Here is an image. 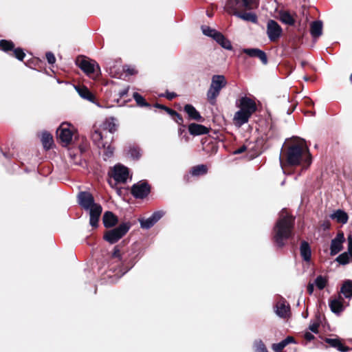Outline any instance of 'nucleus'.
<instances>
[{
    "instance_id": "obj_21",
    "label": "nucleus",
    "mask_w": 352,
    "mask_h": 352,
    "mask_svg": "<svg viewBox=\"0 0 352 352\" xmlns=\"http://www.w3.org/2000/svg\"><path fill=\"white\" fill-rule=\"evenodd\" d=\"M300 256H302V259L305 261L309 262L311 260V247L308 242H307L305 241H302L300 243Z\"/></svg>"
},
{
    "instance_id": "obj_23",
    "label": "nucleus",
    "mask_w": 352,
    "mask_h": 352,
    "mask_svg": "<svg viewBox=\"0 0 352 352\" xmlns=\"http://www.w3.org/2000/svg\"><path fill=\"white\" fill-rule=\"evenodd\" d=\"M290 343H296V340L294 337L287 336L281 342L273 344L272 349L274 351V352H283L284 348Z\"/></svg>"
},
{
    "instance_id": "obj_57",
    "label": "nucleus",
    "mask_w": 352,
    "mask_h": 352,
    "mask_svg": "<svg viewBox=\"0 0 352 352\" xmlns=\"http://www.w3.org/2000/svg\"><path fill=\"white\" fill-rule=\"evenodd\" d=\"M175 116L177 118V123L181 124L183 122V118L181 116V115L177 113Z\"/></svg>"
},
{
    "instance_id": "obj_5",
    "label": "nucleus",
    "mask_w": 352,
    "mask_h": 352,
    "mask_svg": "<svg viewBox=\"0 0 352 352\" xmlns=\"http://www.w3.org/2000/svg\"><path fill=\"white\" fill-rule=\"evenodd\" d=\"M227 85L226 78L223 75H214L212 77L211 84L207 91V99L211 104H214L216 99L221 90Z\"/></svg>"
},
{
    "instance_id": "obj_15",
    "label": "nucleus",
    "mask_w": 352,
    "mask_h": 352,
    "mask_svg": "<svg viewBox=\"0 0 352 352\" xmlns=\"http://www.w3.org/2000/svg\"><path fill=\"white\" fill-rule=\"evenodd\" d=\"M243 52L246 54L250 57H257L261 61L266 65L267 63V58L265 52L258 48H245L243 49Z\"/></svg>"
},
{
    "instance_id": "obj_35",
    "label": "nucleus",
    "mask_w": 352,
    "mask_h": 352,
    "mask_svg": "<svg viewBox=\"0 0 352 352\" xmlns=\"http://www.w3.org/2000/svg\"><path fill=\"white\" fill-rule=\"evenodd\" d=\"M127 154L134 160L139 159L141 155L140 148L135 146L129 147Z\"/></svg>"
},
{
    "instance_id": "obj_20",
    "label": "nucleus",
    "mask_w": 352,
    "mask_h": 352,
    "mask_svg": "<svg viewBox=\"0 0 352 352\" xmlns=\"http://www.w3.org/2000/svg\"><path fill=\"white\" fill-rule=\"evenodd\" d=\"M79 96L89 102L96 103L94 95L85 86H77L75 87Z\"/></svg>"
},
{
    "instance_id": "obj_53",
    "label": "nucleus",
    "mask_w": 352,
    "mask_h": 352,
    "mask_svg": "<svg viewBox=\"0 0 352 352\" xmlns=\"http://www.w3.org/2000/svg\"><path fill=\"white\" fill-rule=\"evenodd\" d=\"M307 290L309 294H311L314 290V285L312 283H309L307 287Z\"/></svg>"
},
{
    "instance_id": "obj_45",
    "label": "nucleus",
    "mask_w": 352,
    "mask_h": 352,
    "mask_svg": "<svg viewBox=\"0 0 352 352\" xmlns=\"http://www.w3.org/2000/svg\"><path fill=\"white\" fill-rule=\"evenodd\" d=\"M46 58L49 64L53 65L56 62V58L54 54L51 52L46 53Z\"/></svg>"
},
{
    "instance_id": "obj_33",
    "label": "nucleus",
    "mask_w": 352,
    "mask_h": 352,
    "mask_svg": "<svg viewBox=\"0 0 352 352\" xmlns=\"http://www.w3.org/2000/svg\"><path fill=\"white\" fill-rule=\"evenodd\" d=\"M201 30L204 35L212 37L213 39L216 36V34L219 32L216 30L206 25L201 26Z\"/></svg>"
},
{
    "instance_id": "obj_55",
    "label": "nucleus",
    "mask_w": 352,
    "mask_h": 352,
    "mask_svg": "<svg viewBox=\"0 0 352 352\" xmlns=\"http://www.w3.org/2000/svg\"><path fill=\"white\" fill-rule=\"evenodd\" d=\"M92 228H97L99 226L100 221H89Z\"/></svg>"
},
{
    "instance_id": "obj_44",
    "label": "nucleus",
    "mask_w": 352,
    "mask_h": 352,
    "mask_svg": "<svg viewBox=\"0 0 352 352\" xmlns=\"http://www.w3.org/2000/svg\"><path fill=\"white\" fill-rule=\"evenodd\" d=\"M102 220H118L113 212L107 211L104 212Z\"/></svg>"
},
{
    "instance_id": "obj_36",
    "label": "nucleus",
    "mask_w": 352,
    "mask_h": 352,
    "mask_svg": "<svg viewBox=\"0 0 352 352\" xmlns=\"http://www.w3.org/2000/svg\"><path fill=\"white\" fill-rule=\"evenodd\" d=\"M165 212L162 210L155 211L151 217L146 220H160L164 217ZM137 220H144V219L138 218Z\"/></svg>"
},
{
    "instance_id": "obj_34",
    "label": "nucleus",
    "mask_w": 352,
    "mask_h": 352,
    "mask_svg": "<svg viewBox=\"0 0 352 352\" xmlns=\"http://www.w3.org/2000/svg\"><path fill=\"white\" fill-rule=\"evenodd\" d=\"M133 97L134 100H135L138 105L140 107H148L149 104L148 102H146L144 100V98L138 93L135 92L133 94Z\"/></svg>"
},
{
    "instance_id": "obj_11",
    "label": "nucleus",
    "mask_w": 352,
    "mask_h": 352,
    "mask_svg": "<svg viewBox=\"0 0 352 352\" xmlns=\"http://www.w3.org/2000/svg\"><path fill=\"white\" fill-rule=\"evenodd\" d=\"M112 177L118 183H125L129 177V170L122 165H116L113 170Z\"/></svg>"
},
{
    "instance_id": "obj_29",
    "label": "nucleus",
    "mask_w": 352,
    "mask_h": 352,
    "mask_svg": "<svg viewBox=\"0 0 352 352\" xmlns=\"http://www.w3.org/2000/svg\"><path fill=\"white\" fill-rule=\"evenodd\" d=\"M207 166L204 164H200L192 167L190 173L193 176H199L205 175L207 173Z\"/></svg>"
},
{
    "instance_id": "obj_43",
    "label": "nucleus",
    "mask_w": 352,
    "mask_h": 352,
    "mask_svg": "<svg viewBox=\"0 0 352 352\" xmlns=\"http://www.w3.org/2000/svg\"><path fill=\"white\" fill-rule=\"evenodd\" d=\"M111 257L113 258H118L119 260L122 259V256H121V252H120V249L119 245H116L114 247L112 254H111Z\"/></svg>"
},
{
    "instance_id": "obj_7",
    "label": "nucleus",
    "mask_w": 352,
    "mask_h": 352,
    "mask_svg": "<svg viewBox=\"0 0 352 352\" xmlns=\"http://www.w3.org/2000/svg\"><path fill=\"white\" fill-rule=\"evenodd\" d=\"M92 140L99 148L104 149V154L106 157H110L113 155L114 148L107 141H104V134L102 131L96 130L92 135Z\"/></svg>"
},
{
    "instance_id": "obj_12",
    "label": "nucleus",
    "mask_w": 352,
    "mask_h": 352,
    "mask_svg": "<svg viewBox=\"0 0 352 352\" xmlns=\"http://www.w3.org/2000/svg\"><path fill=\"white\" fill-rule=\"evenodd\" d=\"M57 138L61 142L68 144L72 139V133L68 128V124L63 123L56 130Z\"/></svg>"
},
{
    "instance_id": "obj_59",
    "label": "nucleus",
    "mask_w": 352,
    "mask_h": 352,
    "mask_svg": "<svg viewBox=\"0 0 352 352\" xmlns=\"http://www.w3.org/2000/svg\"><path fill=\"white\" fill-rule=\"evenodd\" d=\"M102 133L104 134V138H107V132H105V134H104L103 132H102Z\"/></svg>"
},
{
    "instance_id": "obj_19",
    "label": "nucleus",
    "mask_w": 352,
    "mask_h": 352,
    "mask_svg": "<svg viewBox=\"0 0 352 352\" xmlns=\"http://www.w3.org/2000/svg\"><path fill=\"white\" fill-rule=\"evenodd\" d=\"M188 131L192 135H201L207 134L209 130L204 125L191 123L188 125Z\"/></svg>"
},
{
    "instance_id": "obj_41",
    "label": "nucleus",
    "mask_w": 352,
    "mask_h": 352,
    "mask_svg": "<svg viewBox=\"0 0 352 352\" xmlns=\"http://www.w3.org/2000/svg\"><path fill=\"white\" fill-rule=\"evenodd\" d=\"M254 352H268L265 344L261 341L254 344Z\"/></svg>"
},
{
    "instance_id": "obj_8",
    "label": "nucleus",
    "mask_w": 352,
    "mask_h": 352,
    "mask_svg": "<svg viewBox=\"0 0 352 352\" xmlns=\"http://www.w3.org/2000/svg\"><path fill=\"white\" fill-rule=\"evenodd\" d=\"M266 33L269 40L275 42L281 37L283 29L276 21L270 19L267 23Z\"/></svg>"
},
{
    "instance_id": "obj_60",
    "label": "nucleus",
    "mask_w": 352,
    "mask_h": 352,
    "mask_svg": "<svg viewBox=\"0 0 352 352\" xmlns=\"http://www.w3.org/2000/svg\"><path fill=\"white\" fill-rule=\"evenodd\" d=\"M341 222H342V223H346L347 221H341Z\"/></svg>"
},
{
    "instance_id": "obj_38",
    "label": "nucleus",
    "mask_w": 352,
    "mask_h": 352,
    "mask_svg": "<svg viewBox=\"0 0 352 352\" xmlns=\"http://www.w3.org/2000/svg\"><path fill=\"white\" fill-rule=\"evenodd\" d=\"M14 43L10 41L1 40L0 47L3 51L11 50L14 48Z\"/></svg>"
},
{
    "instance_id": "obj_42",
    "label": "nucleus",
    "mask_w": 352,
    "mask_h": 352,
    "mask_svg": "<svg viewBox=\"0 0 352 352\" xmlns=\"http://www.w3.org/2000/svg\"><path fill=\"white\" fill-rule=\"evenodd\" d=\"M13 54H14V56L20 60H23V58L25 56L24 52L23 51V50L21 48L14 49L13 50Z\"/></svg>"
},
{
    "instance_id": "obj_62",
    "label": "nucleus",
    "mask_w": 352,
    "mask_h": 352,
    "mask_svg": "<svg viewBox=\"0 0 352 352\" xmlns=\"http://www.w3.org/2000/svg\"><path fill=\"white\" fill-rule=\"evenodd\" d=\"M279 160H280V161L281 162V156H280V157H279Z\"/></svg>"
},
{
    "instance_id": "obj_39",
    "label": "nucleus",
    "mask_w": 352,
    "mask_h": 352,
    "mask_svg": "<svg viewBox=\"0 0 352 352\" xmlns=\"http://www.w3.org/2000/svg\"><path fill=\"white\" fill-rule=\"evenodd\" d=\"M106 129H108L109 133L111 135L117 129V126L114 122V119L111 118V120H107L105 123Z\"/></svg>"
},
{
    "instance_id": "obj_4",
    "label": "nucleus",
    "mask_w": 352,
    "mask_h": 352,
    "mask_svg": "<svg viewBox=\"0 0 352 352\" xmlns=\"http://www.w3.org/2000/svg\"><path fill=\"white\" fill-rule=\"evenodd\" d=\"M78 202L89 214V220H99L102 211V206L94 202L92 195L86 191L80 192L78 195Z\"/></svg>"
},
{
    "instance_id": "obj_54",
    "label": "nucleus",
    "mask_w": 352,
    "mask_h": 352,
    "mask_svg": "<svg viewBox=\"0 0 352 352\" xmlns=\"http://www.w3.org/2000/svg\"><path fill=\"white\" fill-rule=\"evenodd\" d=\"M165 111L166 112H168L170 115L171 116H176V114L177 113L175 111L173 110V109H170L168 107L166 108Z\"/></svg>"
},
{
    "instance_id": "obj_24",
    "label": "nucleus",
    "mask_w": 352,
    "mask_h": 352,
    "mask_svg": "<svg viewBox=\"0 0 352 352\" xmlns=\"http://www.w3.org/2000/svg\"><path fill=\"white\" fill-rule=\"evenodd\" d=\"M322 32V23L320 21H315L311 23L310 33L314 38H318Z\"/></svg>"
},
{
    "instance_id": "obj_61",
    "label": "nucleus",
    "mask_w": 352,
    "mask_h": 352,
    "mask_svg": "<svg viewBox=\"0 0 352 352\" xmlns=\"http://www.w3.org/2000/svg\"><path fill=\"white\" fill-rule=\"evenodd\" d=\"M350 78H351V80L352 81V74L351 75Z\"/></svg>"
},
{
    "instance_id": "obj_2",
    "label": "nucleus",
    "mask_w": 352,
    "mask_h": 352,
    "mask_svg": "<svg viewBox=\"0 0 352 352\" xmlns=\"http://www.w3.org/2000/svg\"><path fill=\"white\" fill-rule=\"evenodd\" d=\"M305 161L309 166L311 164V155L303 142L294 144L287 151V162L289 165L296 166Z\"/></svg>"
},
{
    "instance_id": "obj_50",
    "label": "nucleus",
    "mask_w": 352,
    "mask_h": 352,
    "mask_svg": "<svg viewBox=\"0 0 352 352\" xmlns=\"http://www.w3.org/2000/svg\"><path fill=\"white\" fill-rule=\"evenodd\" d=\"M118 221H103L104 226L106 228H111L116 226Z\"/></svg>"
},
{
    "instance_id": "obj_16",
    "label": "nucleus",
    "mask_w": 352,
    "mask_h": 352,
    "mask_svg": "<svg viewBox=\"0 0 352 352\" xmlns=\"http://www.w3.org/2000/svg\"><path fill=\"white\" fill-rule=\"evenodd\" d=\"M276 314L282 318H287L290 314V306L285 300L278 301L275 306Z\"/></svg>"
},
{
    "instance_id": "obj_13",
    "label": "nucleus",
    "mask_w": 352,
    "mask_h": 352,
    "mask_svg": "<svg viewBox=\"0 0 352 352\" xmlns=\"http://www.w3.org/2000/svg\"><path fill=\"white\" fill-rule=\"evenodd\" d=\"M149 192L150 187L146 182L137 183L131 188V193L135 198L142 199L147 196Z\"/></svg>"
},
{
    "instance_id": "obj_9",
    "label": "nucleus",
    "mask_w": 352,
    "mask_h": 352,
    "mask_svg": "<svg viewBox=\"0 0 352 352\" xmlns=\"http://www.w3.org/2000/svg\"><path fill=\"white\" fill-rule=\"evenodd\" d=\"M77 64L88 76L98 74L100 71L98 65L94 60L81 58L78 59Z\"/></svg>"
},
{
    "instance_id": "obj_37",
    "label": "nucleus",
    "mask_w": 352,
    "mask_h": 352,
    "mask_svg": "<svg viewBox=\"0 0 352 352\" xmlns=\"http://www.w3.org/2000/svg\"><path fill=\"white\" fill-rule=\"evenodd\" d=\"M350 257H351L350 256V254H349V253L345 252H343L342 254H340L336 258V261H338L340 264L346 265V264L349 263Z\"/></svg>"
},
{
    "instance_id": "obj_58",
    "label": "nucleus",
    "mask_w": 352,
    "mask_h": 352,
    "mask_svg": "<svg viewBox=\"0 0 352 352\" xmlns=\"http://www.w3.org/2000/svg\"><path fill=\"white\" fill-rule=\"evenodd\" d=\"M155 107H157V108H159V109H164V110L166 108V106L162 105V104H157V103L155 105Z\"/></svg>"
},
{
    "instance_id": "obj_31",
    "label": "nucleus",
    "mask_w": 352,
    "mask_h": 352,
    "mask_svg": "<svg viewBox=\"0 0 352 352\" xmlns=\"http://www.w3.org/2000/svg\"><path fill=\"white\" fill-rule=\"evenodd\" d=\"M342 249V243L340 241H336V240L332 239L331 243V254L336 255L338 252H340Z\"/></svg>"
},
{
    "instance_id": "obj_27",
    "label": "nucleus",
    "mask_w": 352,
    "mask_h": 352,
    "mask_svg": "<svg viewBox=\"0 0 352 352\" xmlns=\"http://www.w3.org/2000/svg\"><path fill=\"white\" fill-rule=\"evenodd\" d=\"M279 18L282 23L289 25H293L295 23V19L293 16L286 11L280 12L279 14Z\"/></svg>"
},
{
    "instance_id": "obj_49",
    "label": "nucleus",
    "mask_w": 352,
    "mask_h": 352,
    "mask_svg": "<svg viewBox=\"0 0 352 352\" xmlns=\"http://www.w3.org/2000/svg\"><path fill=\"white\" fill-rule=\"evenodd\" d=\"M161 96L166 97L168 100H173L177 96V94L174 92L167 91L165 94L161 95Z\"/></svg>"
},
{
    "instance_id": "obj_17",
    "label": "nucleus",
    "mask_w": 352,
    "mask_h": 352,
    "mask_svg": "<svg viewBox=\"0 0 352 352\" xmlns=\"http://www.w3.org/2000/svg\"><path fill=\"white\" fill-rule=\"evenodd\" d=\"M251 114L245 112L243 110L239 109L237 111L234 116V121L239 126L247 123L251 117Z\"/></svg>"
},
{
    "instance_id": "obj_28",
    "label": "nucleus",
    "mask_w": 352,
    "mask_h": 352,
    "mask_svg": "<svg viewBox=\"0 0 352 352\" xmlns=\"http://www.w3.org/2000/svg\"><path fill=\"white\" fill-rule=\"evenodd\" d=\"M41 142L45 149H50L54 143L52 135L47 132H43L42 133Z\"/></svg>"
},
{
    "instance_id": "obj_1",
    "label": "nucleus",
    "mask_w": 352,
    "mask_h": 352,
    "mask_svg": "<svg viewBox=\"0 0 352 352\" xmlns=\"http://www.w3.org/2000/svg\"><path fill=\"white\" fill-rule=\"evenodd\" d=\"M259 0H230L226 6L232 14L238 18L253 23H257L258 17L256 14L246 10L257 8Z\"/></svg>"
},
{
    "instance_id": "obj_18",
    "label": "nucleus",
    "mask_w": 352,
    "mask_h": 352,
    "mask_svg": "<svg viewBox=\"0 0 352 352\" xmlns=\"http://www.w3.org/2000/svg\"><path fill=\"white\" fill-rule=\"evenodd\" d=\"M324 341L330 346L336 348L341 352H347L350 351V348L349 346H344L338 338H325Z\"/></svg>"
},
{
    "instance_id": "obj_25",
    "label": "nucleus",
    "mask_w": 352,
    "mask_h": 352,
    "mask_svg": "<svg viewBox=\"0 0 352 352\" xmlns=\"http://www.w3.org/2000/svg\"><path fill=\"white\" fill-rule=\"evenodd\" d=\"M340 293H342L346 298H352V280H346L344 281L341 288Z\"/></svg>"
},
{
    "instance_id": "obj_46",
    "label": "nucleus",
    "mask_w": 352,
    "mask_h": 352,
    "mask_svg": "<svg viewBox=\"0 0 352 352\" xmlns=\"http://www.w3.org/2000/svg\"><path fill=\"white\" fill-rule=\"evenodd\" d=\"M141 228L143 229H149L152 228L156 221H140Z\"/></svg>"
},
{
    "instance_id": "obj_3",
    "label": "nucleus",
    "mask_w": 352,
    "mask_h": 352,
    "mask_svg": "<svg viewBox=\"0 0 352 352\" xmlns=\"http://www.w3.org/2000/svg\"><path fill=\"white\" fill-rule=\"evenodd\" d=\"M294 221H276L274 228L273 241L276 245L282 248L287 241L294 236Z\"/></svg>"
},
{
    "instance_id": "obj_47",
    "label": "nucleus",
    "mask_w": 352,
    "mask_h": 352,
    "mask_svg": "<svg viewBox=\"0 0 352 352\" xmlns=\"http://www.w3.org/2000/svg\"><path fill=\"white\" fill-rule=\"evenodd\" d=\"M352 256V236L349 235L348 236V252H346Z\"/></svg>"
},
{
    "instance_id": "obj_32",
    "label": "nucleus",
    "mask_w": 352,
    "mask_h": 352,
    "mask_svg": "<svg viewBox=\"0 0 352 352\" xmlns=\"http://www.w3.org/2000/svg\"><path fill=\"white\" fill-rule=\"evenodd\" d=\"M327 278L322 276L321 275L317 276V278L315 280V285L317 287V288L320 290L323 289L327 285Z\"/></svg>"
},
{
    "instance_id": "obj_26",
    "label": "nucleus",
    "mask_w": 352,
    "mask_h": 352,
    "mask_svg": "<svg viewBox=\"0 0 352 352\" xmlns=\"http://www.w3.org/2000/svg\"><path fill=\"white\" fill-rule=\"evenodd\" d=\"M214 40H215L224 49L230 50L232 48L230 41L219 32L216 34Z\"/></svg>"
},
{
    "instance_id": "obj_56",
    "label": "nucleus",
    "mask_w": 352,
    "mask_h": 352,
    "mask_svg": "<svg viewBox=\"0 0 352 352\" xmlns=\"http://www.w3.org/2000/svg\"><path fill=\"white\" fill-rule=\"evenodd\" d=\"M128 91H129V88H126L123 90H122L120 93H119V95L120 97H123L124 96L126 95L127 93H128Z\"/></svg>"
},
{
    "instance_id": "obj_6",
    "label": "nucleus",
    "mask_w": 352,
    "mask_h": 352,
    "mask_svg": "<svg viewBox=\"0 0 352 352\" xmlns=\"http://www.w3.org/2000/svg\"><path fill=\"white\" fill-rule=\"evenodd\" d=\"M118 227L107 230L104 234V239L113 244L120 240L129 231L131 224L129 222H124Z\"/></svg>"
},
{
    "instance_id": "obj_10",
    "label": "nucleus",
    "mask_w": 352,
    "mask_h": 352,
    "mask_svg": "<svg viewBox=\"0 0 352 352\" xmlns=\"http://www.w3.org/2000/svg\"><path fill=\"white\" fill-rule=\"evenodd\" d=\"M236 104L240 109L243 110L251 115L256 111V102L252 99L247 96L241 97L236 101Z\"/></svg>"
},
{
    "instance_id": "obj_30",
    "label": "nucleus",
    "mask_w": 352,
    "mask_h": 352,
    "mask_svg": "<svg viewBox=\"0 0 352 352\" xmlns=\"http://www.w3.org/2000/svg\"><path fill=\"white\" fill-rule=\"evenodd\" d=\"M330 218L332 220H348V214L342 210H337L330 214Z\"/></svg>"
},
{
    "instance_id": "obj_22",
    "label": "nucleus",
    "mask_w": 352,
    "mask_h": 352,
    "mask_svg": "<svg viewBox=\"0 0 352 352\" xmlns=\"http://www.w3.org/2000/svg\"><path fill=\"white\" fill-rule=\"evenodd\" d=\"M184 109V111L188 114L190 120L196 121H201L202 120V117L199 112L192 104H186Z\"/></svg>"
},
{
    "instance_id": "obj_51",
    "label": "nucleus",
    "mask_w": 352,
    "mask_h": 352,
    "mask_svg": "<svg viewBox=\"0 0 352 352\" xmlns=\"http://www.w3.org/2000/svg\"><path fill=\"white\" fill-rule=\"evenodd\" d=\"M333 240H336V241H340V243H343V242L344 241V234L342 232H338L336 238L333 239Z\"/></svg>"
},
{
    "instance_id": "obj_40",
    "label": "nucleus",
    "mask_w": 352,
    "mask_h": 352,
    "mask_svg": "<svg viewBox=\"0 0 352 352\" xmlns=\"http://www.w3.org/2000/svg\"><path fill=\"white\" fill-rule=\"evenodd\" d=\"M320 324V316H317L316 320L315 322H314L312 324H309V329L314 333H318Z\"/></svg>"
},
{
    "instance_id": "obj_52",
    "label": "nucleus",
    "mask_w": 352,
    "mask_h": 352,
    "mask_svg": "<svg viewBox=\"0 0 352 352\" xmlns=\"http://www.w3.org/2000/svg\"><path fill=\"white\" fill-rule=\"evenodd\" d=\"M246 149H247V148L245 146H242L240 148H239L238 149L235 150L234 151V154H235V155L241 154V153H243Z\"/></svg>"
},
{
    "instance_id": "obj_48",
    "label": "nucleus",
    "mask_w": 352,
    "mask_h": 352,
    "mask_svg": "<svg viewBox=\"0 0 352 352\" xmlns=\"http://www.w3.org/2000/svg\"><path fill=\"white\" fill-rule=\"evenodd\" d=\"M304 338L308 342H311L316 339V337L310 332H306L304 335Z\"/></svg>"
},
{
    "instance_id": "obj_14",
    "label": "nucleus",
    "mask_w": 352,
    "mask_h": 352,
    "mask_svg": "<svg viewBox=\"0 0 352 352\" xmlns=\"http://www.w3.org/2000/svg\"><path fill=\"white\" fill-rule=\"evenodd\" d=\"M343 302L344 299L340 295L338 298H331L329 303L331 311L337 315H340L344 310Z\"/></svg>"
}]
</instances>
